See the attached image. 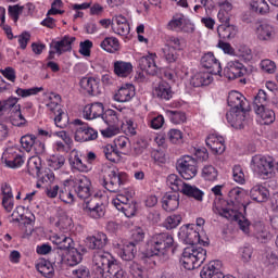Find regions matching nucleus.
Returning a JSON list of instances; mask_svg holds the SVG:
<instances>
[{"instance_id":"f257e3e1","label":"nucleus","mask_w":278,"mask_h":278,"mask_svg":"<svg viewBox=\"0 0 278 278\" xmlns=\"http://www.w3.org/2000/svg\"><path fill=\"white\" fill-rule=\"evenodd\" d=\"M228 197L230 201L222 200L219 203H215V210L219 216L231 219L238 216V207L244 206V199L249 198V193L247 190L236 187L228 192Z\"/></svg>"},{"instance_id":"f03ea898","label":"nucleus","mask_w":278,"mask_h":278,"mask_svg":"<svg viewBox=\"0 0 278 278\" xmlns=\"http://www.w3.org/2000/svg\"><path fill=\"white\" fill-rule=\"evenodd\" d=\"M50 242L61 251L70 250L65 258V264H67V266H77V264H81L84 256L81 255V252H78V250L74 248L75 241H73L71 236L65 233H55L50 237Z\"/></svg>"},{"instance_id":"7ed1b4c3","label":"nucleus","mask_w":278,"mask_h":278,"mask_svg":"<svg viewBox=\"0 0 278 278\" xmlns=\"http://www.w3.org/2000/svg\"><path fill=\"white\" fill-rule=\"evenodd\" d=\"M175 239L168 232L156 233L147 242V253L150 257L159 255L162 260H168V250L173 247Z\"/></svg>"},{"instance_id":"20e7f679","label":"nucleus","mask_w":278,"mask_h":278,"mask_svg":"<svg viewBox=\"0 0 278 278\" xmlns=\"http://www.w3.org/2000/svg\"><path fill=\"white\" fill-rule=\"evenodd\" d=\"M114 268H118V264L110 252L103 250L93 252L92 273L94 278H105V271L114 273Z\"/></svg>"},{"instance_id":"39448f33","label":"nucleus","mask_w":278,"mask_h":278,"mask_svg":"<svg viewBox=\"0 0 278 278\" xmlns=\"http://www.w3.org/2000/svg\"><path fill=\"white\" fill-rule=\"evenodd\" d=\"M207 257V250L199 245H189L184 249L180 262L186 270L199 268Z\"/></svg>"},{"instance_id":"423d86ee","label":"nucleus","mask_w":278,"mask_h":278,"mask_svg":"<svg viewBox=\"0 0 278 278\" xmlns=\"http://www.w3.org/2000/svg\"><path fill=\"white\" fill-rule=\"evenodd\" d=\"M250 166L261 179H273L276 175L275 161L270 156L256 154L252 157Z\"/></svg>"},{"instance_id":"0eeeda50","label":"nucleus","mask_w":278,"mask_h":278,"mask_svg":"<svg viewBox=\"0 0 278 278\" xmlns=\"http://www.w3.org/2000/svg\"><path fill=\"white\" fill-rule=\"evenodd\" d=\"M178 238L184 244H189V247H194L197 244L205 247L206 244H210V239L201 236V231L194 224L181 226L178 231Z\"/></svg>"},{"instance_id":"6e6552de","label":"nucleus","mask_w":278,"mask_h":278,"mask_svg":"<svg viewBox=\"0 0 278 278\" xmlns=\"http://www.w3.org/2000/svg\"><path fill=\"white\" fill-rule=\"evenodd\" d=\"M128 180L127 173L121 172L117 168H111L103 177L102 186L109 192H118L121 186H125Z\"/></svg>"},{"instance_id":"1a4fd4ad","label":"nucleus","mask_w":278,"mask_h":278,"mask_svg":"<svg viewBox=\"0 0 278 278\" xmlns=\"http://www.w3.org/2000/svg\"><path fill=\"white\" fill-rule=\"evenodd\" d=\"M70 182L78 199H84V201L90 199V195L92 194V182L90 181V178L79 175L75 178H71Z\"/></svg>"},{"instance_id":"9d476101","label":"nucleus","mask_w":278,"mask_h":278,"mask_svg":"<svg viewBox=\"0 0 278 278\" xmlns=\"http://www.w3.org/2000/svg\"><path fill=\"white\" fill-rule=\"evenodd\" d=\"M73 125L75 129L74 140H76V142H90L99 138V132L88 126V124L81 122V119H75Z\"/></svg>"},{"instance_id":"9b49d317","label":"nucleus","mask_w":278,"mask_h":278,"mask_svg":"<svg viewBox=\"0 0 278 278\" xmlns=\"http://www.w3.org/2000/svg\"><path fill=\"white\" fill-rule=\"evenodd\" d=\"M176 169L182 179L190 180L197 177V159L185 155L179 159L176 163Z\"/></svg>"},{"instance_id":"f8f14e48","label":"nucleus","mask_w":278,"mask_h":278,"mask_svg":"<svg viewBox=\"0 0 278 278\" xmlns=\"http://www.w3.org/2000/svg\"><path fill=\"white\" fill-rule=\"evenodd\" d=\"M112 205H114L118 212H123L126 218L136 216V202L125 194H117L115 198H113Z\"/></svg>"},{"instance_id":"ddd939ff","label":"nucleus","mask_w":278,"mask_h":278,"mask_svg":"<svg viewBox=\"0 0 278 278\" xmlns=\"http://www.w3.org/2000/svg\"><path fill=\"white\" fill-rule=\"evenodd\" d=\"M227 123L235 129H242L249 123V109L230 110L226 113Z\"/></svg>"},{"instance_id":"4468645a","label":"nucleus","mask_w":278,"mask_h":278,"mask_svg":"<svg viewBox=\"0 0 278 278\" xmlns=\"http://www.w3.org/2000/svg\"><path fill=\"white\" fill-rule=\"evenodd\" d=\"M83 210L90 218L94 220H99V218H103L105 216V204L103 202L97 201V199H89L85 201L83 205Z\"/></svg>"},{"instance_id":"2eb2a0df","label":"nucleus","mask_w":278,"mask_h":278,"mask_svg":"<svg viewBox=\"0 0 278 278\" xmlns=\"http://www.w3.org/2000/svg\"><path fill=\"white\" fill-rule=\"evenodd\" d=\"M201 278H236L233 276H225L223 274V262L220 261H211L205 265L200 271Z\"/></svg>"},{"instance_id":"dca6fc26","label":"nucleus","mask_w":278,"mask_h":278,"mask_svg":"<svg viewBox=\"0 0 278 278\" xmlns=\"http://www.w3.org/2000/svg\"><path fill=\"white\" fill-rule=\"evenodd\" d=\"M255 36L260 42H270L275 40V36H277V30L275 26L267 22H262L255 27Z\"/></svg>"},{"instance_id":"f3484780","label":"nucleus","mask_w":278,"mask_h":278,"mask_svg":"<svg viewBox=\"0 0 278 278\" xmlns=\"http://www.w3.org/2000/svg\"><path fill=\"white\" fill-rule=\"evenodd\" d=\"M4 156V164L8 168H21L25 164V155L17 148L8 149Z\"/></svg>"},{"instance_id":"a211bd4d","label":"nucleus","mask_w":278,"mask_h":278,"mask_svg":"<svg viewBox=\"0 0 278 278\" xmlns=\"http://www.w3.org/2000/svg\"><path fill=\"white\" fill-rule=\"evenodd\" d=\"M201 66L203 68H208L212 75H220L223 73V66H220V61L216 59L214 52H206L201 58Z\"/></svg>"},{"instance_id":"6ab92c4d","label":"nucleus","mask_w":278,"mask_h":278,"mask_svg":"<svg viewBox=\"0 0 278 278\" xmlns=\"http://www.w3.org/2000/svg\"><path fill=\"white\" fill-rule=\"evenodd\" d=\"M22 148L29 153L31 149L36 153H45V143H42L38 138H36L34 135H25L20 140Z\"/></svg>"},{"instance_id":"aec40b11","label":"nucleus","mask_w":278,"mask_h":278,"mask_svg":"<svg viewBox=\"0 0 278 278\" xmlns=\"http://www.w3.org/2000/svg\"><path fill=\"white\" fill-rule=\"evenodd\" d=\"M70 166L73 170H78V173H90L92 170V166L81 160V153L77 150H72L70 154Z\"/></svg>"},{"instance_id":"412c9836","label":"nucleus","mask_w":278,"mask_h":278,"mask_svg":"<svg viewBox=\"0 0 278 278\" xmlns=\"http://www.w3.org/2000/svg\"><path fill=\"white\" fill-rule=\"evenodd\" d=\"M227 103L230 110H249V101L239 91H230L228 93Z\"/></svg>"},{"instance_id":"4be33fe9","label":"nucleus","mask_w":278,"mask_h":278,"mask_svg":"<svg viewBox=\"0 0 278 278\" xmlns=\"http://www.w3.org/2000/svg\"><path fill=\"white\" fill-rule=\"evenodd\" d=\"M157 54L148 53L144 56H141L138 61L139 68L147 73L148 75H156L157 74V65L155 64V60Z\"/></svg>"},{"instance_id":"5701e85b","label":"nucleus","mask_w":278,"mask_h":278,"mask_svg":"<svg viewBox=\"0 0 278 278\" xmlns=\"http://www.w3.org/2000/svg\"><path fill=\"white\" fill-rule=\"evenodd\" d=\"M112 30L114 31V34H117V36H129L131 27L129 26L127 17L121 14L113 16Z\"/></svg>"},{"instance_id":"b1692460","label":"nucleus","mask_w":278,"mask_h":278,"mask_svg":"<svg viewBox=\"0 0 278 278\" xmlns=\"http://www.w3.org/2000/svg\"><path fill=\"white\" fill-rule=\"evenodd\" d=\"M134 97H136V87L131 84H126L115 91L113 99L117 103H128Z\"/></svg>"},{"instance_id":"393cba45","label":"nucleus","mask_w":278,"mask_h":278,"mask_svg":"<svg viewBox=\"0 0 278 278\" xmlns=\"http://www.w3.org/2000/svg\"><path fill=\"white\" fill-rule=\"evenodd\" d=\"M105 108L101 102H93L91 104L85 105L83 110V116L87 121H94V118H99L103 116Z\"/></svg>"},{"instance_id":"a878e982","label":"nucleus","mask_w":278,"mask_h":278,"mask_svg":"<svg viewBox=\"0 0 278 278\" xmlns=\"http://www.w3.org/2000/svg\"><path fill=\"white\" fill-rule=\"evenodd\" d=\"M224 73L228 79H238L244 75V65L238 60L229 61Z\"/></svg>"},{"instance_id":"bb28decb","label":"nucleus","mask_w":278,"mask_h":278,"mask_svg":"<svg viewBox=\"0 0 278 278\" xmlns=\"http://www.w3.org/2000/svg\"><path fill=\"white\" fill-rule=\"evenodd\" d=\"M87 247L93 251H103L108 247V235L105 232H98L87 237Z\"/></svg>"},{"instance_id":"cd10ccee","label":"nucleus","mask_w":278,"mask_h":278,"mask_svg":"<svg viewBox=\"0 0 278 278\" xmlns=\"http://www.w3.org/2000/svg\"><path fill=\"white\" fill-rule=\"evenodd\" d=\"M113 72L116 77H121L122 79H125L134 73V64L131 62L127 61H114L113 63Z\"/></svg>"},{"instance_id":"c85d7f7f","label":"nucleus","mask_w":278,"mask_h":278,"mask_svg":"<svg viewBox=\"0 0 278 278\" xmlns=\"http://www.w3.org/2000/svg\"><path fill=\"white\" fill-rule=\"evenodd\" d=\"M205 142L206 147H208V149L214 153H225V138H223V136L211 134L207 136Z\"/></svg>"},{"instance_id":"c756f323","label":"nucleus","mask_w":278,"mask_h":278,"mask_svg":"<svg viewBox=\"0 0 278 278\" xmlns=\"http://www.w3.org/2000/svg\"><path fill=\"white\" fill-rule=\"evenodd\" d=\"M213 81L212 72H198L191 77L190 84L194 88H201L203 86H210Z\"/></svg>"},{"instance_id":"7c9ffc66","label":"nucleus","mask_w":278,"mask_h":278,"mask_svg":"<svg viewBox=\"0 0 278 278\" xmlns=\"http://www.w3.org/2000/svg\"><path fill=\"white\" fill-rule=\"evenodd\" d=\"M73 42H75V37L65 35L61 40L52 43V49H54L58 55H62V53H66V51H72Z\"/></svg>"},{"instance_id":"2f4dec72","label":"nucleus","mask_w":278,"mask_h":278,"mask_svg":"<svg viewBox=\"0 0 278 278\" xmlns=\"http://www.w3.org/2000/svg\"><path fill=\"white\" fill-rule=\"evenodd\" d=\"M162 207L165 212H175L179 207V193L167 192L162 198Z\"/></svg>"},{"instance_id":"473e14b6","label":"nucleus","mask_w":278,"mask_h":278,"mask_svg":"<svg viewBox=\"0 0 278 278\" xmlns=\"http://www.w3.org/2000/svg\"><path fill=\"white\" fill-rule=\"evenodd\" d=\"M74 189L71 184V179L63 180L62 187L59 191V198L63 203H75V194L73 193Z\"/></svg>"},{"instance_id":"72a5a7b5","label":"nucleus","mask_w":278,"mask_h":278,"mask_svg":"<svg viewBox=\"0 0 278 278\" xmlns=\"http://www.w3.org/2000/svg\"><path fill=\"white\" fill-rule=\"evenodd\" d=\"M154 97L156 99H161V101H170V98L173 97V88L166 81H161L153 91Z\"/></svg>"},{"instance_id":"f704fd0d","label":"nucleus","mask_w":278,"mask_h":278,"mask_svg":"<svg viewBox=\"0 0 278 278\" xmlns=\"http://www.w3.org/2000/svg\"><path fill=\"white\" fill-rule=\"evenodd\" d=\"M42 103L49 112H52V114L62 111V106L60 105V94L45 93Z\"/></svg>"},{"instance_id":"c9c22d12","label":"nucleus","mask_w":278,"mask_h":278,"mask_svg":"<svg viewBox=\"0 0 278 278\" xmlns=\"http://www.w3.org/2000/svg\"><path fill=\"white\" fill-rule=\"evenodd\" d=\"M255 114L258 116L261 125H273L275 123V111L266 108H255Z\"/></svg>"},{"instance_id":"e433bc0d","label":"nucleus","mask_w":278,"mask_h":278,"mask_svg":"<svg viewBox=\"0 0 278 278\" xmlns=\"http://www.w3.org/2000/svg\"><path fill=\"white\" fill-rule=\"evenodd\" d=\"M80 88L88 94H99V81L94 77H83L79 81Z\"/></svg>"},{"instance_id":"4c0bfd02","label":"nucleus","mask_w":278,"mask_h":278,"mask_svg":"<svg viewBox=\"0 0 278 278\" xmlns=\"http://www.w3.org/2000/svg\"><path fill=\"white\" fill-rule=\"evenodd\" d=\"M119 257L124 260V262H131L134 257H136V243L127 242L124 245L119 247L117 251Z\"/></svg>"},{"instance_id":"58836bf2","label":"nucleus","mask_w":278,"mask_h":278,"mask_svg":"<svg viewBox=\"0 0 278 278\" xmlns=\"http://www.w3.org/2000/svg\"><path fill=\"white\" fill-rule=\"evenodd\" d=\"M217 34L223 40H231L236 38L238 34V27L236 25L222 24L217 27Z\"/></svg>"},{"instance_id":"ea45409f","label":"nucleus","mask_w":278,"mask_h":278,"mask_svg":"<svg viewBox=\"0 0 278 278\" xmlns=\"http://www.w3.org/2000/svg\"><path fill=\"white\" fill-rule=\"evenodd\" d=\"M250 197L253 201H256V203H264L268 201V189L257 184L250 190Z\"/></svg>"},{"instance_id":"a19ab883","label":"nucleus","mask_w":278,"mask_h":278,"mask_svg":"<svg viewBox=\"0 0 278 278\" xmlns=\"http://www.w3.org/2000/svg\"><path fill=\"white\" fill-rule=\"evenodd\" d=\"M252 228L254 229L253 236H255L260 242H268V240L273 238L270 231H268V228H266L262 222L254 223Z\"/></svg>"},{"instance_id":"79ce46f5","label":"nucleus","mask_w":278,"mask_h":278,"mask_svg":"<svg viewBox=\"0 0 278 278\" xmlns=\"http://www.w3.org/2000/svg\"><path fill=\"white\" fill-rule=\"evenodd\" d=\"M36 269L42 277L52 278L55 275V268L53 267V263L41 258L36 264Z\"/></svg>"},{"instance_id":"37998d69","label":"nucleus","mask_w":278,"mask_h":278,"mask_svg":"<svg viewBox=\"0 0 278 278\" xmlns=\"http://www.w3.org/2000/svg\"><path fill=\"white\" fill-rule=\"evenodd\" d=\"M100 47L106 53H116L121 51V41L116 37H106L100 42Z\"/></svg>"},{"instance_id":"c03bdc74","label":"nucleus","mask_w":278,"mask_h":278,"mask_svg":"<svg viewBox=\"0 0 278 278\" xmlns=\"http://www.w3.org/2000/svg\"><path fill=\"white\" fill-rule=\"evenodd\" d=\"M101 118L106 125H115L119 127L121 125H123V123L121 122V112L112 109L103 111Z\"/></svg>"},{"instance_id":"a18cd8bd","label":"nucleus","mask_w":278,"mask_h":278,"mask_svg":"<svg viewBox=\"0 0 278 278\" xmlns=\"http://www.w3.org/2000/svg\"><path fill=\"white\" fill-rule=\"evenodd\" d=\"M56 227L63 233H68L71 229H73V218H71L66 213L61 212L58 216V220L55 223Z\"/></svg>"},{"instance_id":"49530a36","label":"nucleus","mask_w":278,"mask_h":278,"mask_svg":"<svg viewBox=\"0 0 278 278\" xmlns=\"http://www.w3.org/2000/svg\"><path fill=\"white\" fill-rule=\"evenodd\" d=\"M180 192L185 194V197H189L190 199H194L195 201H203V197L205 194L197 186H192L190 184H186Z\"/></svg>"},{"instance_id":"de8ad7c7","label":"nucleus","mask_w":278,"mask_h":278,"mask_svg":"<svg viewBox=\"0 0 278 278\" xmlns=\"http://www.w3.org/2000/svg\"><path fill=\"white\" fill-rule=\"evenodd\" d=\"M27 170L31 177H40V170H42V161H40V157H29L27 161Z\"/></svg>"},{"instance_id":"09e8293b","label":"nucleus","mask_w":278,"mask_h":278,"mask_svg":"<svg viewBox=\"0 0 278 278\" xmlns=\"http://www.w3.org/2000/svg\"><path fill=\"white\" fill-rule=\"evenodd\" d=\"M166 184L174 192H181L186 186V182L177 174L168 175Z\"/></svg>"},{"instance_id":"8fccbe9b","label":"nucleus","mask_w":278,"mask_h":278,"mask_svg":"<svg viewBox=\"0 0 278 278\" xmlns=\"http://www.w3.org/2000/svg\"><path fill=\"white\" fill-rule=\"evenodd\" d=\"M47 164L52 170H60L66 164V157L62 154H52L47 159Z\"/></svg>"},{"instance_id":"3c124183","label":"nucleus","mask_w":278,"mask_h":278,"mask_svg":"<svg viewBox=\"0 0 278 278\" xmlns=\"http://www.w3.org/2000/svg\"><path fill=\"white\" fill-rule=\"evenodd\" d=\"M174 51H184L186 49V39L181 37L170 36L166 40V46Z\"/></svg>"},{"instance_id":"603ef678","label":"nucleus","mask_w":278,"mask_h":278,"mask_svg":"<svg viewBox=\"0 0 278 278\" xmlns=\"http://www.w3.org/2000/svg\"><path fill=\"white\" fill-rule=\"evenodd\" d=\"M184 14H176L172 17V20L167 23L166 29L169 31H176L177 34L181 33V26L185 21Z\"/></svg>"},{"instance_id":"864d4df0","label":"nucleus","mask_w":278,"mask_h":278,"mask_svg":"<svg viewBox=\"0 0 278 278\" xmlns=\"http://www.w3.org/2000/svg\"><path fill=\"white\" fill-rule=\"evenodd\" d=\"M250 8L257 14H268L270 7L266 0H250Z\"/></svg>"},{"instance_id":"5fc2aeb1","label":"nucleus","mask_w":278,"mask_h":278,"mask_svg":"<svg viewBox=\"0 0 278 278\" xmlns=\"http://www.w3.org/2000/svg\"><path fill=\"white\" fill-rule=\"evenodd\" d=\"M11 123L14 127H25L27 125V119L21 113V106H15V111L11 115Z\"/></svg>"},{"instance_id":"6e6d98bb","label":"nucleus","mask_w":278,"mask_h":278,"mask_svg":"<svg viewBox=\"0 0 278 278\" xmlns=\"http://www.w3.org/2000/svg\"><path fill=\"white\" fill-rule=\"evenodd\" d=\"M101 151L109 162H118V151H116L115 146L105 144L101 148Z\"/></svg>"},{"instance_id":"4d7b16f0","label":"nucleus","mask_w":278,"mask_h":278,"mask_svg":"<svg viewBox=\"0 0 278 278\" xmlns=\"http://www.w3.org/2000/svg\"><path fill=\"white\" fill-rule=\"evenodd\" d=\"M202 177L205 181H216L218 179V169L212 165H205L202 168Z\"/></svg>"},{"instance_id":"13d9d810","label":"nucleus","mask_w":278,"mask_h":278,"mask_svg":"<svg viewBox=\"0 0 278 278\" xmlns=\"http://www.w3.org/2000/svg\"><path fill=\"white\" fill-rule=\"evenodd\" d=\"M43 90H45L43 87H31L28 89L17 88L15 90V94H17V97H22L23 99H25L27 97H34L39 92H42Z\"/></svg>"},{"instance_id":"bf43d9fd","label":"nucleus","mask_w":278,"mask_h":278,"mask_svg":"<svg viewBox=\"0 0 278 278\" xmlns=\"http://www.w3.org/2000/svg\"><path fill=\"white\" fill-rule=\"evenodd\" d=\"M179 225H181V215L179 214L169 215L163 223L165 229H177Z\"/></svg>"},{"instance_id":"052dcab7","label":"nucleus","mask_w":278,"mask_h":278,"mask_svg":"<svg viewBox=\"0 0 278 278\" xmlns=\"http://www.w3.org/2000/svg\"><path fill=\"white\" fill-rule=\"evenodd\" d=\"M54 125L60 129H64L68 125V115L63 110L54 113Z\"/></svg>"},{"instance_id":"680f3d73","label":"nucleus","mask_w":278,"mask_h":278,"mask_svg":"<svg viewBox=\"0 0 278 278\" xmlns=\"http://www.w3.org/2000/svg\"><path fill=\"white\" fill-rule=\"evenodd\" d=\"M129 271L134 278H149L147 269L142 268L138 263H131L129 266Z\"/></svg>"},{"instance_id":"e2e57ef3","label":"nucleus","mask_w":278,"mask_h":278,"mask_svg":"<svg viewBox=\"0 0 278 278\" xmlns=\"http://www.w3.org/2000/svg\"><path fill=\"white\" fill-rule=\"evenodd\" d=\"M167 116L174 125H181V123H186V113L180 111H168Z\"/></svg>"},{"instance_id":"0e129e2a","label":"nucleus","mask_w":278,"mask_h":278,"mask_svg":"<svg viewBox=\"0 0 278 278\" xmlns=\"http://www.w3.org/2000/svg\"><path fill=\"white\" fill-rule=\"evenodd\" d=\"M268 103V94L263 89H260L257 94L254 97V110L255 108H266Z\"/></svg>"},{"instance_id":"69168bd1","label":"nucleus","mask_w":278,"mask_h":278,"mask_svg":"<svg viewBox=\"0 0 278 278\" xmlns=\"http://www.w3.org/2000/svg\"><path fill=\"white\" fill-rule=\"evenodd\" d=\"M0 27L7 34L9 40H12L14 38V35L12 34V27L5 24V8H0Z\"/></svg>"},{"instance_id":"338daca9","label":"nucleus","mask_w":278,"mask_h":278,"mask_svg":"<svg viewBox=\"0 0 278 278\" xmlns=\"http://www.w3.org/2000/svg\"><path fill=\"white\" fill-rule=\"evenodd\" d=\"M167 136L169 138V142L173 144H181V142H184V132L179 129H170L167 132Z\"/></svg>"},{"instance_id":"774afa93","label":"nucleus","mask_w":278,"mask_h":278,"mask_svg":"<svg viewBox=\"0 0 278 278\" xmlns=\"http://www.w3.org/2000/svg\"><path fill=\"white\" fill-rule=\"evenodd\" d=\"M232 177L233 181L240 184L241 186L245 184L247 179L244 178V172L242 170V166L235 165L232 168Z\"/></svg>"}]
</instances>
